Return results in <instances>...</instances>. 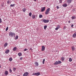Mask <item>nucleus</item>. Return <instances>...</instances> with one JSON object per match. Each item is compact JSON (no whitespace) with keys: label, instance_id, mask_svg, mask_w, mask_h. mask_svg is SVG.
Masks as SVG:
<instances>
[{"label":"nucleus","instance_id":"obj_37","mask_svg":"<svg viewBox=\"0 0 76 76\" xmlns=\"http://www.w3.org/2000/svg\"><path fill=\"white\" fill-rule=\"evenodd\" d=\"M58 28L57 27L56 28H55V30H58Z\"/></svg>","mask_w":76,"mask_h":76},{"label":"nucleus","instance_id":"obj_21","mask_svg":"<svg viewBox=\"0 0 76 76\" xmlns=\"http://www.w3.org/2000/svg\"><path fill=\"white\" fill-rule=\"evenodd\" d=\"M15 4H11L10 5V7H14V6H15Z\"/></svg>","mask_w":76,"mask_h":76},{"label":"nucleus","instance_id":"obj_7","mask_svg":"<svg viewBox=\"0 0 76 76\" xmlns=\"http://www.w3.org/2000/svg\"><path fill=\"white\" fill-rule=\"evenodd\" d=\"M72 0H67V3L68 4H70L71 3L72 1Z\"/></svg>","mask_w":76,"mask_h":76},{"label":"nucleus","instance_id":"obj_35","mask_svg":"<svg viewBox=\"0 0 76 76\" xmlns=\"http://www.w3.org/2000/svg\"><path fill=\"white\" fill-rule=\"evenodd\" d=\"M59 2L60 3H62V0H59Z\"/></svg>","mask_w":76,"mask_h":76},{"label":"nucleus","instance_id":"obj_9","mask_svg":"<svg viewBox=\"0 0 76 76\" xmlns=\"http://www.w3.org/2000/svg\"><path fill=\"white\" fill-rule=\"evenodd\" d=\"M45 46H42V51H44L45 50Z\"/></svg>","mask_w":76,"mask_h":76},{"label":"nucleus","instance_id":"obj_43","mask_svg":"<svg viewBox=\"0 0 76 76\" xmlns=\"http://www.w3.org/2000/svg\"><path fill=\"white\" fill-rule=\"evenodd\" d=\"M30 50L31 51H32V48H30Z\"/></svg>","mask_w":76,"mask_h":76},{"label":"nucleus","instance_id":"obj_2","mask_svg":"<svg viewBox=\"0 0 76 76\" xmlns=\"http://www.w3.org/2000/svg\"><path fill=\"white\" fill-rule=\"evenodd\" d=\"M50 8H48L47 9L45 12V15H48L49 13V12H50Z\"/></svg>","mask_w":76,"mask_h":76},{"label":"nucleus","instance_id":"obj_11","mask_svg":"<svg viewBox=\"0 0 76 76\" xmlns=\"http://www.w3.org/2000/svg\"><path fill=\"white\" fill-rule=\"evenodd\" d=\"M75 18H76L75 16H72L71 17V19H72V20H74V19H75Z\"/></svg>","mask_w":76,"mask_h":76},{"label":"nucleus","instance_id":"obj_10","mask_svg":"<svg viewBox=\"0 0 76 76\" xmlns=\"http://www.w3.org/2000/svg\"><path fill=\"white\" fill-rule=\"evenodd\" d=\"M76 37V32H75L74 34L72 35V37L73 38H75Z\"/></svg>","mask_w":76,"mask_h":76},{"label":"nucleus","instance_id":"obj_48","mask_svg":"<svg viewBox=\"0 0 76 76\" xmlns=\"http://www.w3.org/2000/svg\"><path fill=\"white\" fill-rule=\"evenodd\" d=\"M13 0L14 1V0Z\"/></svg>","mask_w":76,"mask_h":76},{"label":"nucleus","instance_id":"obj_27","mask_svg":"<svg viewBox=\"0 0 76 76\" xmlns=\"http://www.w3.org/2000/svg\"><path fill=\"white\" fill-rule=\"evenodd\" d=\"M32 15V13L31 12H30L29 14V16L30 17H31V16Z\"/></svg>","mask_w":76,"mask_h":76},{"label":"nucleus","instance_id":"obj_32","mask_svg":"<svg viewBox=\"0 0 76 76\" xmlns=\"http://www.w3.org/2000/svg\"><path fill=\"white\" fill-rule=\"evenodd\" d=\"M9 72H10V73L12 72V70L11 69H9Z\"/></svg>","mask_w":76,"mask_h":76},{"label":"nucleus","instance_id":"obj_16","mask_svg":"<svg viewBox=\"0 0 76 76\" xmlns=\"http://www.w3.org/2000/svg\"><path fill=\"white\" fill-rule=\"evenodd\" d=\"M7 45H8L7 43H6L4 45V47H7Z\"/></svg>","mask_w":76,"mask_h":76},{"label":"nucleus","instance_id":"obj_19","mask_svg":"<svg viewBox=\"0 0 76 76\" xmlns=\"http://www.w3.org/2000/svg\"><path fill=\"white\" fill-rule=\"evenodd\" d=\"M61 60L62 61H64V57H62L61 58Z\"/></svg>","mask_w":76,"mask_h":76},{"label":"nucleus","instance_id":"obj_28","mask_svg":"<svg viewBox=\"0 0 76 76\" xmlns=\"http://www.w3.org/2000/svg\"><path fill=\"white\" fill-rule=\"evenodd\" d=\"M57 28H60V26L59 25H58L57 26Z\"/></svg>","mask_w":76,"mask_h":76},{"label":"nucleus","instance_id":"obj_6","mask_svg":"<svg viewBox=\"0 0 76 76\" xmlns=\"http://www.w3.org/2000/svg\"><path fill=\"white\" fill-rule=\"evenodd\" d=\"M29 74V73L28 72H26L23 74V76H27Z\"/></svg>","mask_w":76,"mask_h":76},{"label":"nucleus","instance_id":"obj_33","mask_svg":"<svg viewBox=\"0 0 76 76\" xmlns=\"http://www.w3.org/2000/svg\"><path fill=\"white\" fill-rule=\"evenodd\" d=\"M42 15H39V18H42Z\"/></svg>","mask_w":76,"mask_h":76},{"label":"nucleus","instance_id":"obj_3","mask_svg":"<svg viewBox=\"0 0 76 76\" xmlns=\"http://www.w3.org/2000/svg\"><path fill=\"white\" fill-rule=\"evenodd\" d=\"M32 75H36V76H39V75H40V73L39 72L34 73H33Z\"/></svg>","mask_w":76,"mask_h":76},{"label":"nucleus","instance_id":"obj_34","mask_svg":"<svg viewBox=\"0 0 76 76\" xmlns=\"http://www.w3.org/2000/svg\"><path fill=\"white\" fill-rule=\"evenodd\" d=\"M8 27H7L6 29V31H7V30H8Z\"/></svg>","mask_w":76,"mask_h":76},{"label":"nucleus","instance_id":"obj_17","mask_svg":"<svg viewBox=\"0 0 76 76\" xmlns=\"http://www.w3.org/2000/svg\"><path fill=\"white\" fill-rule=\"evenodd\" d=\"M63 7H67V4H64L63 5Z\"/></svg>","mask_w":76,"mask_h":76},{"label":"nucleus","instance_id":"obj_26","mask_svg":"<svg viewBox=\"0 0 76 76\" xmlns=\"http://www.w3.org/2000/svg\"><path fill=\"white\" fill-rule=\"evenodd\" d=\"M47 27V26L46 25L45 26H44V29H46V28Z\"/></svg>","mask_w":76,"mask_h":76},{"label":"nucleus","instance_id":"obj_31","mask_svg":"<svg viewBox=\"0 0 76 76\" xmlns=\"http://www.w3.org/2000/svg\"><path fill=\"white\" fill-rule=\"evenodd\" d=\"M44 62H45V59H43V62H42L43 64H44Z\"/></svg>","mask_w":76,"mask_h":76},{"label":"nucleus","instance_id":"obj_23","mask_svg":"<svg viewBox=\"0 0 76 76\" xmlns=\"http://www.w3.org/2000/svg\"><path fill=\"white\" fill-rule=\"evenodd\" d=\"M72 61V59L71 58H69V61L71 62Z\"/></svg>","mask_w":76,"mask_h":76},{"label":"nucleus","instance_id":"obj_41","mask_svg":"<svg viewBox=\"0 0 76 76\" xmlns=\"http://www.w3.org/2000/svg\"><path fill=\"white\" fill-rule=\"evenodd\" d=\"M56 8L57 9H58L59 8V7H58V6H57L56 7Z\"/></svg>","mask_w":76,"mask_h":76},{"label":"nucleus","instance_id":"obj_5","mask_svg":"<svg viewBox=\"0 0 76 76\" xmlns=\"http://www.w3.org/2000/svg\"><path fill=\"white\" fill-rule=\"evenodd\" d=\"M43 22H44V23H48V22H49V20L44 19L43 20Z\"/></svg>","mask_w":76,"mask_h":76},{"label":"nucleus","instance_id":"obj_4","mask_svg":"<svg viewBox=\"0 0 76 76\" xmlns=\"http://www.w3.org/2000/svg\"><path fill=\"white\" fill-rule=\"evenodd\" d=\"M61 61H56L55 63H54V65H57L58 64H61Z\"/></svg>","mask_w":76,"mask_h":76},{"label":"nucleus","instance_id":"obj_24","mask_svg":"<svg viewBox=\"0 0 76 76\" xmlns=\"http://www.w3.org/2000/svg\"><path fill=\"white\" fill-rule=\"evenodd\" d=\"M18 55L19 56H22V53H19L18 54Z\"/></svg>","mask_w":76,"mask_h":76},{"label":"nucleus","instance_id":"obj_39","mask_svg":"<svg viewBox=\"0 0 76 76\" xmlns=\"http://www.w3.org/2000/svg\"><path fill=\"white\" fill-rule=\"evenodd\" d=\"M7 3L8 4H9V3H10V2H9V1H7Z\"/></svg>","mask_w":76,"mask_h":76},{"label":"nucleus","instance_id":"obj_1","mask_svg":"<svg viewBox=\"0 0 76 76\" xmlns=\"http://www.w3.org/2000/svg\"><path fill=\"white\" fill-rule=\"evenodd\" d=\"M9 35L11 37H13V36L14 37H15V33H14V32L10 31L9 33Z\"/></svg>","mask_w":76,"mask_h":76},{"label":"nucleus","instance_id":"obj_40","mask_svg":"<svg viewBox=\"0 0 76 76\" xmlns=\"http://www.w3.org/2000/svg\"><path fill=\"white\" fill-rule=\"evenodd\" d=\"M27 50V49H24V51H26Z\"/></svg>","mask_w":76,"mask_h":76},{"label":"nucleus","instance_id":"obj_42","mask_svg":"<svg viewBox=\"0 0 76 76\" xmlns=\"http://www.w3.org/2000/svg\"><path fill=\"white\" fill-rule=\"evenodd\" d=\"M73 25H74L73 24L71 25V27L72 28H73Z\"/></svg>","mask_w":76,"mask_h":76},{"label":"nucleus","instance_id":"obj_45","mask_svg":"<svg viewBox=\"0 0 76 76\" xmlns=\"http://www.w3.org/2000/svg\"><path fill=\"white\" fill-rule=\"evenodd\" d=\"M26 42H27V39H26Z\"/></svg>","mask_w":76,"mask_h":76},{"label":"nucleus","instance_id":"obj_47","mask_svg":"<svg viewBox=\"0 0 76 76\" xmlns=\"http://www.w3.org/2000/svg\"><path fill=\"white\" fill-rule=\"evenodd\" d=\"M0 68H1V66L0 65Z\"/></svg>","mask_w":76,"mask_h":76},{"label":"nucleus","instance_id":"obj_18","mask_svg":"<svg viewBox=\"0 0 76 76\" xmlns=\"http://www.w3.org/2000/svg\"><path fill=\"white\" fill-rule=\"evenodd\" d=\"M35 66H38V65H39V64H38V63L37 62H35Z\"/></svg>","mask_w":76,"mask_h":76},{"label":"nucleus","instance_id":"obj_46","mask_svg":"<svg viewBox=\"0 0 76 76\" xmlns=\"http://www.w3.org/2000/svg\"><path fill=\"white\" fill-rule=\"evenodd\" d=\"M37 1V0H34V1Z\"/></svg>","mask_w":76,"mask_h":76},{"label":"nucleus","instance_id":"obj_15","mask_svg":"<svg viewBox=\"0 0 76 76\" xmlns=\"http://www.w3.org/2000/svg\"><path fill=\"white\" fill-rule=\"evenodd\" d=\"M72 51H75V47L74 46H72Z\"/></svg>","mask_w":76,"mask_h":76},{"label":"nucleus","instance_id":"obj_12","mask_svg":"<svg viewBox=\"0 0 76 76\" xmlns=\"http://www.w3.org/2000/svg\"><path fill=\"white\" fill-rule=\"evenodd\" d=\"M10 51L9 50H7L6 51H5V53L6 54H8L9 53V52Z\"/></svg>","mask_w":76,"mask_h":76},{"label":"nucleus","instance_id":"obj_29","mask_svg":"<svg viewBox=\"0 0 76 76\" xmlns=\"http://www.w3.org/2000/svg\"><path fill=\"white\" fill-rule=\"evenodd\" d=\"M13 71H16V68L15 67H14L13 68Z\"/></svg>","mask_w":76,"mask_h":76},{"label":"nucleus","instance_id":"obj_22","mask_svg":"<svg viewBox=\"0 0 76 76\" xmlns=\"http://www.w3.org/2000/svg\"><path fill=\"white\" fill-rule=\"evenodd\" d=\"M9 60L10 61H12L13 60V59L12 58H10L9 59Z\"/></svg>","mask_w":76,"mask_h":76},{"label":"nucleus","instance_id":"obj_20","mask_svg":"<svg viewBox=\"0 0 76 76\" xmlns=\"http://www.w3.org/2000/svg\"><path fill=\"white\" fill-rule=\"evenodd\" d=\"M13 51H16V47H15L13 49Z\"/></svg>","mask_w":76,"mask_h":76},{"label":"nucleus","instance_id":"obj_14","mask_svg":"<svg viewBox=\"0 0 76 76\" xmlns=\"http://www.w3.org/2000/svg\"><path fill=\"white\" fill-rule=\"evenodd\" d=\"M32 19H35V15H32Z\"/></svg>","mask_w":76,"mask_h":76},{"label":"nucleus","instance_id":"obj_8","mask_svg":"<svg viewBox=\"0 0 76 76\" xmlns=\"http://www.w3.org/2000/svg\"><path fill=\"white\" fill-rule=\"evenodd\" d=\"M45 7H42L41 8V12H43V11H45Z\"/></svg>","mask_w":76,"mask_h":76},{"label":"nucleus","instance_id":"obj_38","mask_svg":"<svg viewBox=\"0 0 76 76\" xmlns=\"http://www.w3.org/2000/svg\"><path fill=\"white\" fill-rule=\"evenodd\" d=\"M1 22H2V21H1V19L0 18V23H1Z\"/></svg>","mask_w":76,"mask_h":76},{"label":"nucleus","instance_id":"obj_30","mask_svg":"<svg viewBox=\"0 0 76 76\" xmlns=\"http://www.w3.org/2000/svg\"><path fill=\"white\" fill-rule=\"evenodd\" d=\"M18 39V36H17L15 38V39Z\"/></svg>","mask_w":76,"mask_h":76},{"label":"nucleus","instance_id":"obj_44","mask_svg":"<svg viewBox=\"0 0 76 76\" xmlns=\"http://www.w3.org/2000/svg\"><path fill=\"white\" fill-rule=\"evenodd\" d=\"M68 23H70V21H68Z\"/></svg>","mask_w":76,"mask_h":76},{"label":"nucleus","instance_id":"obj_25","mask_svg":"<svg viewBox=\"0 0 76 76\" xmlns=\"http://www.w3.org/2000/svg\"><path fill=\"white\" fill-rule=\"evenodd\" d=\"M23 12H25L26 11V8H24L23 9Z\"/></svg>","mask_w":76,"mask_h":76},{"label":"nucleus","instance_id":"obj_36","mask_svg":"<svg viewBox=\"0 0 76 76\" xmlns=\"http://www.w3.org/2000/svg\"><path fill=\"white\" fill-rule=\"evenodd\" d=\"M23 59V57H20V60H22Z\"/></svg>","mask_w":76,"mask_h":76},{"label":"nucleus","instance_id":"obj_13","mask_svg":"<svg viewBox=\"0 0 76 76\" xmlns=\"http://www.w3.org/2000/svg\"><path fill=\"white\" fill-rule=\"evenodd\" d=\"M4 74L5 75H8V71H6L4 72Z\"/></svg>","mask_w":76,"mask_h":76}]
</instances>
